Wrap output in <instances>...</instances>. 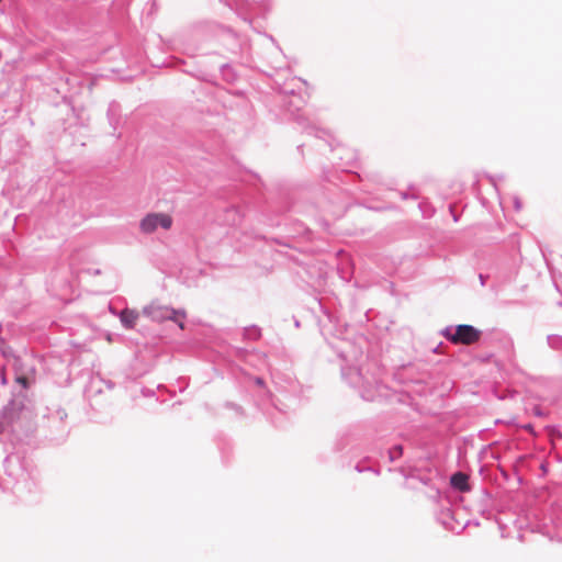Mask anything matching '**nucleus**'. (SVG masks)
I'll list each match as a JSON object with an SVG mask.
<instances>
[{
    "label": "nucleus",
    "instance_id": "1a4fd4ad",
    "mask_svg": "<svg viewBox=\"0 0 562 562\" xmlns=\"http://www.w3.org/2000/svg\"><path fill=\"white\" fill-rule=\"evenodd\" d=\"M526 429L531 431L532 430V427L530 425L526 426Z\"/></svg>",
    "mask_w": 562,
    "mask_h": 562
},
{
    "label": "nucleus",
    "instance_id": "6e6552de",
    "mask_svg": "<svg viewBox=\"0 0 562 562\" xmlns=\"http://www.w3.org/2000/svg\"><path fill=\"white\" fill-rule=\"evenodd\" d=\"M395 452H398L401 454L402 453V448L401 447H396L395 448Z\"/></svg>",
    "mask_w": 562,
    "mask_h": 562
},
{
    "label": "nucleus",
    "instance_id": "7ed1b4c3",
    "mask_svg": "<svg viewBox=\"0 0 562 562\" xmlns=\"http://www.w3.org/2000/svg\"><path fill=\"white\" fill-rule=\"evenodd\" d=\"M173 220L167 213H148L139 222V229L144 234H153L158 227L162 229H170Z\"/></svg>",
    "mask_w": 562,
    "mask_h": 562
},
{
    "label": "nucleus",
    "instance_id": "39448f33",
    "mask_svg": "<svg viewBox=\"0 0 562 562\" xmlns=\"http://www.w3.org/2000/svg\"><path fill=\"white\" fill-rule=\"evenodd\" d=\"M468 480H469V477L467 474H464L462 472H457L451 476L450 482L454 488H457L461 492H467L470 490Z\"/></svg>",
    "mask_w": 562,
    "mask_h": 562
},
{
    "label": "nucleus",
    "instance_id": "20e7f679",
    "mask_svg": "<svg viewBox=\"0 0 562 562\" xmlns=\"http://www.w3.org/2000/svg\"><path fill=\"white\" fill-rule=\"evenodd\" d=\"M139 318V312L132 308H124L120 313V321L126 329H133Z\"/></svg>",
    "mask_w": 562,
    "mask_h": 562
},
{
    "label": "nucleus",
    "instance_id": "f257e3e1",
    "mask_svg": "<svg viewBox=\"0 0 562 562\" xmlns=\"http://www.w3.org/2000/svg\"><path fill=\"white\" fill-rule=\"evenodd\" d=\"M142 313L155 322H164L168 319L176 322L181 329H184L183 321L187 317L184 310H175L172 307L153 302L145 306Z\"/></svg>",
    "mask_w": 562,
    "mask_h": 562
},
{
    "label": "nucleus",
    "instance_id": "f03ea898",
    "mask_svg": "<svg viewBox=\"0 0 562 562\" xmlns=\"http://www.w3.org/2000/svg\"><path fill=\"white\" fill-rule=\"evenodd\" d=\"M442 335L454 345H473L481 339L482 331L472 325H458L453 330L447 328Z\"/></svg>",
    "mask_w": 562,
    "mask_h": 562
},
{
    "label": "nucleus",
    "instance_id": "0eeeda50",
    "mask_svg": "<svg viewBox=\"0 0 562 562\" xmlns=\"http://www.w3.org/2000/svg\"><path fill=\"white\" fill-rule=\"evenodd\" d=\"M255 383H256L258 386H265V382H263V380H262L261 378H257V379L255 380Z\"/></svg>",
    "mask_w": 562,
    "mask_h": 562
},
{
    "label": "nucleus",
    "instance_id": "423d86ee",
    "mask_svg": "<svg viewBox=\"0 0 562 562\" xmlns=\"http://www.w3.org/2000/svg\"><path fill=\"white\" fill-rule=\"evenodd\" d=\"M16 382H19L20 384H22L23 386H27V378L25 376H19L16 379Z\"/></svg>",
    "mask_w": 562,
    "mask_h": 562
}]
</instances>
